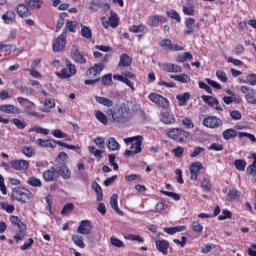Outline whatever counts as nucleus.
Listing matches in <instances>:
<instances>
[{
  "mask_svg": "<svg viewBox=\"0 0 256 256\" xmlns=\"http://www.w3.org/2000/svg\"><path fill=\"white\" fill-rule=\"evenodd\" d=\"M246 83H249L251 85V87H255V85H256V74L255 73L248 74L247 77H246Z\"/></svg>",
  "mask_w": 256,
  "mask_h": 256,
  "instance_id": "338daca9",
  "label": "nucleus"
},
{
  "mask_svg": "<svg viewBox=\"0 0 256 256\" xmlns=\"http://www.w3.org/2000/svg\"><path fill=\"white\" fill-rule=\"evenodd\" d=\"M95 101L99 103V105H104V107H113V101L109 98L95 96Z\"/></svg>",
  "mask_w": 256,
  "mask_h": 256,
  "instance_id": "58836bf2",
  "label": "nucleus"
},
{
  "mask_svg": "<svg viewBox=\"0 0 256 256\" xmlns=\"http://www.w3.org/2000/svg\"><path fill=\"white\" fill-rule=\"evenodd\" d=\"M201 187L204 191H211V182L207 178L201 180Z\"/></svg>",
  "mask_w": 256,
  "mask_h": 256,
  "instance_id": "774afa93",
  "label": "nucleus"
},
{
  "mask_svg": "<svg viewBox=\"0 0 256 256\" xmlns=\"http://www.w3.org/2000/svg\"><path fill=\"white\" fill-rule=\"evenodd\" d=\"M165 18L163 16H150L148 19V25L151 27H159L160 23H163Z\"/></svg>",
  "mask_w": 256,
  "mask_h": 256,
  "instance_id": "473e14b6",
  "label": "nucleus"
},
{
  "mask_svg": "<svg viewBox=\"0 0 256 256\" xmlns=\"http://www.w3.org/2000/svg\"><path fill=\"white\" fill-rule=\"evenodd\" d=\"M182 125L183 127H185V129H193L195 127V124L193 123V120L185 117L183 120H182Z\"/></svg>",
  "mask_w": 256,
  "mask_h": 256,
  "instance_id": "e2e57ef3",
  "label": "nucleus"
},
{
  "mask_svg": "<svg viewBox=\"0 0 256 256\" xmlns=\"http://www.w3.org/2000/svg\"><path fill=\"white\" fill-rule=\"evenodd\" d=\"M65 39V34H61L60 36H58V38L54 40L53 51H55L56 53H59V51H63V49H65V45H67Z\"/></svg>",
  "mask_w": 256,
  "mask_h": 256,
  "instance_id": "2eb2a0df",
  "label": "nucleus"
},
{
  "mask_svg": "<svg viewBox=\"0 0 256 256\" xmlns=\"http://www.w3.org/2000/svg\"><path fill=\"white\" fill-rule=\"evenodd\" d=\"M201 169H203V164L201 162H194L190 164L189 171L191 181H197L199 173H201Z\"/></svg>",
  "mask_w": 256,
  "mask_h": 256,
  "instance_id": "f8f14e48",
  "label": "nucleus"
},
{
  "mask_svg": "<svg viewBox=\"0 0 256 256\" xmlns=\"http://www.w3.org/2000/svg\"><path fill=\"white\" fill-rule=\"evenodd\" d=\"M13 199L21 201L22 203H29L33 199V193L26 188H16L12 192Z\"/></svg>",
  "mask_w": 256,
  "mask_h": 256,
  "instance_id": "39448f33",
  "label": "nucleus"
},
{
  "mask_svg": "<svg viewBox=\"0 0 256 256\" xmlns=\"http://www.w3.org/2000/svg\"><path fill=\"white\" fill-rule=\"evenodd\" d=\"M71 58L75 63H79L80 65H83L87 63V59H85V56H83V53L79 51V46L73 45L71 49Z\"/></svg>",
  "mask_w": 256,
  "mask_h": 256,
  "instance_id": "9d476101",
  "label": "nucleus"
},
{
  "mask_svg": "<svg viewBox=\"0 0 256 256\" xmlns=\"http://www.w3.org/2000/svg\"><path fill=\"white\" fill-rule=\"evenodd\" d=\"M95 145L98 147V149H105V138L101 136H97L93 139Z\"/></svg>",
  "mask_w": 256,
  "mask_h": 256,
  "instance_id": "052dcab7",
  "label": "nucleus"
},
{
  "mask_svg": "<svg viewBox=\"0 0 256 256\" xmlns=\"http://www.w3.org/2000/svg\"><path fill=\"white\" fill-rule=\"evenodd\" d=\"M202 125L208 129H219L223 125V120L216 116H207L202 120Z\"/></svg>",
  "mask_w": 256,
  "mask_h": 256,
  "instance_id": "0eeeda50",
  "label": "nucleus"
},
{
  "mask_svg": "<svg viewBox=\"0 0 256 256\" xmlns=\"http://www.w3.org/2000/svg\"><path fill=\"white\" fill-rule=\"evenodd\" d=\"M187 226H175V227H165L163 231L168 235H175V233H181L182 231H186Z\"/></svg>",
  "mask_w": 256,
  "mask_h": 256,
  "instance_id": "c756f323",
  "label": "nucleus"
},
{
  "mask_svg": "<svg viewBox=\"0 0 256 256\" xmlns=\"http://www.w3.org/2000/svg\"><path fill=\"white\" fill-rule=\"evenodd\" d=\"M17 15L15 14V11L8 10L4 15H2V20L6 25H9L10 23H15Z\"/></svg>",
  "mask_w": 256,
  "mask_h": 256,
  "instance_id": "b1692460",
  "label": "nucleus"
},
{
  "mask_svg": "<svg viewBox=\"0 0 256 256\" xmlns=\"http://www.w3.org/2000/svg\"><path fill=\"white\" fill-rule=\"evenodd\" d=\"M252 159L253 162L247 167L246 173L251 177H256V153L252 154Z\"/></svg>",
  "mask_w": 256,
  "mask_h": 256,
  "instance_id": "72a5a7b5",
  "label": "nucleus"
},
{
  "mask_svg": "<svg viewBox=\"0 0 256 256\" xmlns=\"http://www.w3.org/2000/svg\"><path fill=\"white\" fill-rule=\"evenodd\" d=\"M184 15L193 16L195 14V6L189 4L187 6H183Z\"/></svg>",
  "mask_w": 256,
  "mask_h": 256,
  "instance_id": "bf43d9fd",
  "label": "nucleus"
},
{
  "mask_svg": "<svg viewBox=\"0 0 256 256\" xmlns=\"http://www.w3.org/2000/svg\"><path fill=\"white\" fill-rule=\"evenodd\" d=\"M0 111H2V113H8L10 115H20L21 114V109L15 105H11V104L0 105Z\"/></svg>",
  "mask_w": 256,
  "mask_h": 256,
  "instance_id": "f3484780",
  "label": "nucleus"
},
{
  "mask_svg": "<svg viewBox=\"0 0 256 256\" xmlns=\"http://www.w3.org/2000/svg\"><path fill=\"white\" fill-rule=\"evenodd\" d=\"M148 99H150L152 103H155L156 105H158L159 107H163L164 109H167V107H169V100L157 93H151L148 96Z\"/></svg>",
  "mask_w": 256,
  "mask_h": 256,
  "instance_id": "1a4fd4ad",
  "label": "nucleus"
},
{
  "mask_svg": "<svg viewBox=\"0 0 256 256\" xmlns=\"http://www.w3.org/2000/svg\"><path fill=\"white\" fill-rule=\"evenodd\" d=\"M168 139H173L177 143H185L191 137V133L181 128H172L166 132Z\"/></svg>",
  "mask_w": 256,
  "mask_h": 256,
  "instance_id": "7ed1b4c3",
  "label": "nucleus"
},
{
  "mask_svg": "<svg viewBox=\"0 0 256 256\" xmlns=\"http://www.w3.org/2000/svg\"><path fill=\"white\" fill-rule=\"evenodd\" d=\"M202 100L204 103H207V105H210L211 107H214V105H219V100L213 96H202Z\"/></svg>",
  "mask_w": 256,
  "mask_h": 256,
  "instance_id": "79ce46f5",
  "label": "nucleus"
},
{
  "mask_svg": "<svg viewBox=\"0 0 256 256\" xmlns=\"http://www.w3.org/2000/svg\"><path fill=\"white\" fill-rule=\"evenodd\" d=\"M27 183L28 185H30L31 187H41L43 185V183L41 182V179L35 177V176H31L27 179Z\"/></svg>",
  "mask_w": 256,
  "mask_h": 256,
  "instance_id": "49530a36",
  "label": "nucleus"
},
{
  "mask_svg": "<svg viewBox=\"0 0 256 256\" xmlns=\"http://www.w3.org/2000/svg\"><path fill=\"white\" fill-rule=\"evenodd\" d=\"M22 153L25 157H33L35 155V148L24 146L22 147Z\"/></svg>",
  "mask_w": 256,
  "mask_h": 256,
  "instance_id": "5fc2aeb1",
  "label": "nucleus"
},
{
  "mask_svg": "<svg viewBox=\"0 0 256 256\" xmlns=\"http://www.w3.org/2000/svg\"><path fill=\"white\" fill-rule=\"evenodd\" d=\"M16 11L22 19H26V17H31V11L25 4H19L16 8Z\"/></svg>",
  "mask_w": 256,
  "mask_h": 256,
  "instance_id": "4be33fe9",
  "label": "nucleus"
},
{
  "mask_svg": "<svg viewBox=\"0 0 256 256\" xmlns=\"http://www.w3.org/2000/svg\"><path fill=\"white\" fill-rule=\"evenodd\" d=\"M156 248L160 250L163 255H167L169 251V242L167 240H156Z\"/></svg>",
  "mask_w": 256,
  "mask_h": 256,
  "instance_id": "a878e982",
  "label": "nucleus"
},
{
  "mask_svg": "<svg viewBox=\"0 0 256 256\" xmlns=\"http://www.w3.org/2000/svg\"><path fill=\"white\" fill-rule=\"evenodd\" d=\"M59 176L63 177V179H71V170L67 166H62L58 170Z\"/></svg>",
  "mask_w": 256,
  "mask_h": 256,
  "instance_id": "c03bdc74",
  "label": "nucleus"
},
{
  "mask_svg": "<svg viewBox=\"0 0 256 256\" xmlns=\"http://www.w3.org/2000/svg\"><path fill=\"white\" fill-rule=\"evenodd\" d=\"M185 25H186L187 30L184 31V35H191V33H193V31L195 29V19L188 18L185 21Z\"/></svg>",
  "mask_w": 256,
  "mask_h": 256,
  "instance_id": "e433bc0d",
  "label": "nucleus"
},
{
  "mask_svg": "<svg viewBox=\"0 0 256 256\" xmlns=\"http://www.w3.org/2000/svg\"><path fill=\"white\" fill-rule=\"evenodd\" d=\"M103 69H105V65L101 63L95 64L86 72V76L89 79H99V75H101V71H103Z\"/></svg>",
  "mask_w": 256,
  "mask_h": 256,
  "instance_id": "9b49d317",
  "label": "nucleus"
},
{
  "mask_svg": "<svg viewBox=\"0 0 256 256\" xmlns=\"http://www.w3.org/2000/svg\"><path fill=\"white\" fill-rule=\"evenodd\" d=\"M227 197L229 201H235V199H239L240 193L237 189L232 188L229 190Z\"/></svg>",
  "mask_w": 256,
  "mask_h": 256,
  "instance_id": "3c124183",
  "label": "nucleus"
},
{
  "mask_svg": "<svg viewBox=\"0 0 256 256\" xmlns=\"http://www.w3.org/2000/svg\"><path fill=\"white\" fill-rule=\"evenodd\" d=\"M65 63V68L59 72H55V75L58 76L59 79H71V77L77 75V66L67 59L65 60Z\"/></svg>",
  "mask_w": 256,
  "mask_h": 256,
  "instance_id": "20e7f679",
  "label": "nucleus"
},
{
  "mask_svg": "<svg viewBox=\"0 0 256 256\" xmlns=\"http://www.w3.org/2000/svg\"><path fill=\"white\" fill-rule=\"evenodd\" d=\"M131 33H147V26L140 24L138 26L133 25L129 27Z\"/></svg>",
  "mask_w": 256,
  "mask_h": 256,
  "instance_id": "a19ab883",
  "label": "nucleus"
},
{
  "mask_svg": "<svg viewBox=\"0 0 256 256\" xmlns=\"http://www.w3.org/2000/svg\"><path fill=\"white\" fill-rule=\"evenodd\" d=\"M192 230L195 233H203V225H201V223H199V221H194V222H192Z\"/></svg>",
  "mask_w": 256,
  "mask_h": 256,
  "instance_id": "69168bd1",
  "label": "nucleus"
},
{
  "mask_svg": "<svg viewBox=\"0 0 256 256\" xmlns=\"http://www.w3.org/2000/svg\"><path fill=\"white\" fill-rule=\"evenodd\" d=\"M110 242L111 245H113L114 247H118L119 249H121V247H125V244L123 243V241H121L119 238L112 236L110 238Z\"/></svg>",
  "mask_w": 256,
  "mask_h": 256,
  "instance_id": "680f3d73",
  "label": "nucleus"
},
{
  "mask_svg": "<svg viewBox=\"0 0 256 256\" xmlns=\"http://www.w3.org/2000/svg\"><path fill=\"white\" fill-rule=\"evenodd\" d=\"M107 115L112 117L113 123H127L131 119V110L127 104H122L114 110H108Z\"/></svg>",
  "mask_w": 256,
  "mask_h": 256,
  "instance_id": "f257e3e1",
  "label": "nucleus"
},
{
  "mask_svg": "<svg viewBox=\"0 0 256 256\" xmlns=\"http://www.w3.org/2000/svg\"><path fill=\"white\" fill-rule=\"evenodd\" d=\"M124 239L128 241H137L138 243H143V237L135 234H128L124 236Z\"/></svg>",
  "mask_w": 256,
  "mask_h": 256,
  "instance_id": "13d9d810",
  "label": "nucleus"
},
{
  "mask_svg": "<svg viewBox=\"0 0 256 256\" xmlns=\"http://www.w3.org/2000/svg\"><path fill=\"white\" fill-rule=\"evenodd\" d=\"M81 37L84 39H92L93 37V31L88 26H85L81 24V31H80Z\"/></svg>",
  "mask_w": 256,
  "mask_h": 256,
  "instance_id": "4c0bfd02",
  "label": "nucleus"
},
{
  "mask_svg": "<svg viewBox=\"0 0 256 256\" xmlns=\"http://www.w3.org/2000/svg\"><path fill=\"white\" fill-rule=\"evenodd\" d=\"M113 79H115V81H121L122 83H126V85L128 87H130V89L132 91H135V86L133 85V82H131V80L127 79V77H125V75H119V74H115L113 76Z\"/></svg>",
  "mask_w": 256,
  "mask_h": 256,
  "instance_id": "7c9ffc66",
  "label": "nucleus"
},
{
  "mask_svg": "<svg viewBox=\"0 0 256 256\" xmlns=\"http://www.w3.org/2000/svg\"><path fill=\"white\" fill-rule=\"evenodd\" d=\"M240 133L241 132H238L233 128H228L222 132V136L225 141H231V139H235V137H239Z\"/></svg>",
  "mask_w": 256,
  "mask_h": 256,
  "instance_id": "412c9836",
  "label": "nucleus"
},
{
  "mask_svg": "<svg viewBox=\"0 0 256 256\" xmlns=\"http://www.w3.org/2000/svg\"><path fill=\"white\" fill-rule=\"evenodd\" d=\"M0 209H3L6 213H13V211H15V206L10 205L7 202H0Z\"/></svg>",
  "mask_w": 256,
  "mask_h": 256,
  "instance_id": "4d7b16f0",
  "label": "nucleus"
},
{
  "mask_svg": "<svg viewBox=\"0 0 256 256\" xmlns=\"http://www.w3.org/2000/svg\"><path fill=\"white\" fill-rule=\"evenodd\" d=\"M73 209H75V206L73 205V203H68L64 206V208L61 211L62 215H69Z\"/></svg>",
  "mask_w": 256,
  "mask_h": 256,
  "instance_id": "0e129e2a",
  "label": "nucleus"
},
{
  "mask_svg": "<svg viewBox=\"0 0 256 256\" xmlns=\"http://www.w3.org/2000/svg\"><path fill=\"white\" fill-rule=\"evenodd\" d=\"M29 133H40L41 135H47L49 133V129L34 126L29 130Z\"/></svg>",
  "mask_w": 256,
  "mask_h": 256,
  "instance_id": "864d4df0",
  "label": "nucleus"
},
{
  "mask_svg": "<svg viewBox=\"0 0 256 256\" xmlns=\"http://www.w3.org/2000/svg\"><path fill=\"white\" fill-rule=\"evenodd\" d=\"M234 165L238 171H245V167H247V162L243 159L235 160Z\"/></svg>",
  "mask_w": 256,
  "mask_h": 256,
  "instance_id": "6e6d98bb",
  "label": "nucleus"
},
{
  "mask_svg": "<svg viewBox=\"0 0 256 256\" xmlns=\"http://www.w3.org/2000/svg\"><path fill=\"white\" fill-rule=\"evenodd\" d=\"M36 107L37 106L35 105V103L28 100L26 104H24V111L25 113H27V115H30L31 117H41V114L35 111Z\"/></svg>",
  "mask_w": 256,
  "mask_h": 256,
  "instance_id": "6ab92c4d",
  "label": "nucleus"
},
{
  "mask_svg": "<svg viewBox=\"0 0 256 256\" xmlns=\"http://www.w3.org/2000/svg\"><path fill=\"white\" fill-rule=\"evenodd\" d=\"M106 145L109 151H119V149H121V145H119V142H117V139L114 137L108 138L106 140Z\"/></svg>",
  "mask_w": 256,
  "mask_h": 256,
  "instance_id": "393cba45",
  "label": "nucleus"
},
{
  "mask_svg": "<svg viewBox=\"0 0 256 256\" xmlns=\"http://www.w3.org/2000/svg\"><path fill=\"white\" fill-rule=\"evenodd\" d=\"M10 223H12L13 225L18 226V228L20 229V231L22 233L25 232V230L27 229V227L25 226V223H23V221H21L19 219V216L11 215L10 216Z\"/></svg>",
  "mask_w": 256,
  "mask_h": 256,
  "instance_id": "cd10ccee",
  "label": "nucleus"
},
{
  "mask_svg": "<svg viewBox=\"0 0 256 256\" xmlns=\"http://www.w3.org/2000/svg\"><path fill=\"white\" fill-rule=\"evenodd\" d=\"M9 165L15 171H27L29 169V161L27 160H13Z\"/></svg>",
  "mask_w": 256,
  "mask_h": 256,
  "instance_id": "4468645a",
  "label": "nucleus"
},
{
  "mask_svg": "<svg viewBox=\"0 0 256 256\" xmlns=\"http://www.w3.org/2000/svg\"><path fill=\"white\" fill-rule=\"evenodd\" d=\"M160 121L164 123V125H173L177 121L175 115L169 111L162 112L160 115Z\"/></svg>",
  "mask_w": 256,
  "mask_h": 256,
  "instance_id": "a211bd4d",
  "label": "nucleus"
},
{
  "mask_svg": "<svg viewBox=\"0 0 256 256\" xmlns=\"http://www.w3.org/2000/svg\"><path fill=\"white\" fill-rule=\"evenodd\" d=\"M25 3L30 9H39L43 5L42 0H25Z\"/></svg>",
  "mask_w": 256,
  "mask_h": 256,
  "instance_id": "37998d69",
  "label": "nucleus"
},
{
  "mask_svg": "<svg viewBox=\"0 0 256 256\" xmlns=\"http://www.w3.org/2000/svg\"><path fill=\"white\" fill-rule=\"evenodd\" d=\"M240 91L243 93V95H245V99L249 105H256L255 89L249 86H241Z\"/></svg>",
  "mask_w": 256,
  "mask_h": 256,
  "instance_id": "6e6552de",
  "label": "nucleus"
},
{
  "mask_svg": "<svg viewBox=\"0 0 256 256\" xmlns=\"http://www.w3.org/2000/svg\"><path fill=\"white\" fill-rule=\"evenodd\" d=\"M102 26L104 29H109V27L115 29L119 27V16L111 10L108 20L106 17H102Z\"/></svg>",
  "mask_w": 256,
  "mask_h": 256,
  "instance_id": "423d86ee",
  "label": "nucleus"
},
{
  "mask_svg": "<svg viewBox=\"0 0 256 256\" xmlns=\"http://www.w3.org/2000/svg\"><path fill=\"white\" fill-rule=\"evenodd\" d=\"M36 143L39 145V147H47L49 149H55L57 147L56 140H43L39 138L36 140Z\"/></svg>",
  "mask_w": 256,
  "mask_h": 256,
  "instance_id": "5701e85b",
  "label": "nucleus"
},
{
  "mask_svg": "<svg viewBox=\"0 0 256 256\" xmlns=\"http://www.w3.org/2000/svg\"><path fill=\"white\" fill-rule=\"evenodd\" d=\"M71 239L76 247H79L80 249H85V242L83 241V236L79 234H73L71 236Z\"/></svg>",
  "mask_w": 256,
  "mask_h": 256,
  "instance_id": "f704fd0d",
  "label": "nucleus"
},
{
  "mask_svg": "<svg viewBox=\"0 0 256 256\" xmlns=\"http://www.w3.org/2000/svg\"><path fill=\"white\" fill-rule=\"evenodd\" d=\"M193 59V55L189 52H185L177 56L176 61L178 63H185V61H191Z\"/></svg>",
  "mask_w": 256,
  "mask_h": 256,
  "instance_id": "a18cd8bd",
  "label": "nucleus"
},
{
  "mask_svg": "<svg viewBox=\"0 0 256 256\" xmlns=\"http://www.w3.org/2000/svg\"><path fill=\"white\" fill-rule=\"evenodd\" d=\"M94 115H95L96 119H98L100 121V123H102L103 125H107L108 120H107V115H105V113H103L100 110H96V111H94Z\"/></svg>",
  "mask_w": 256,
  "mask_h": 256,
  "instance_id": "de8ad7c7",
  "label": "nucleus"
},
{
  "mask_svg": "<svg viewBox=\"0 0 256 256\" xmlns=\"http://www.w3.org/2000/svg\"><path fill=\"white\" fill-rule=\"evenodd\" d=\"M119 195L117 194H113L110 198V205L112 207V209H114V211H116V213H118V215H123V211H121L119 209Z\"/></svg>",
  "mask_w": 256,
  "mask_h": 256,
  "instance_id": "bb28decb",
  "label": "nucleus"
},
{
  "mask_svg": "<svg viewBox=\"0 0 256 256\" xmlns=\"http://www.w3.org/2000/svg\"><path fill=\"white\" fill-rule=\"evenodd\" d=\"M176 99L179 101L178 105L180 107H185L187 105V101H189V99H191V93L186 92L183 94H178L176 96Z\"/></svg>",
  "mask_w": 256,
  "mask_h": 256,
  "instance_id": "c85d7f7f",
  "label": "nucleus"
},
{
  "mask_svg": "<svg viewBox=\"0 0 256 256\" xmlns=\"http://www.w3.org/2000/svg\"><path fill=\"white\" fill-rule=\"evenodd\" d=\"M170 77L174 81H179V83H189L191 81V77L187 74L171 75Z\"/></svg>",
  "mask_w": 256,
  "mask_h": 256,
  "instance_id": "ea45409f",
  "label": "nucleus"
},
{
  "mask_svg": "<svg viewBox=\"0 0 256 256\" xmlns=\"http://www.w3.org/2000/svg\"><path fill=\"white\" fill-rule=\"evenodd\" d=\"M124 143L126 145H131L130 149L125 151V157H133V155H139V153L142 151L141 146L143 145V136L124 138Z\"/></svg>",
  "mask_w": 256,
  "mask_h": 256,
  "instance_id": "f03ea898",
  "label": "nucleus"
},
{
  "mask_svg": "<svg viewBox=\"0 0 256 256\" xmlns=\"http://www.w3.org/2000/svg\"><path fill=\"white\" fill-rule=\"evenodd\" d=\"M92 188L94 189L96 195H97V201L103 200V190L101 189V186L97 182H94L92 184Z\"/></svg>",
  "mask_w": 256,
  "mask_h": 256,
  "instance_id": "09e8293b",
  "label": "nucleus"
},
{
  "mask_svg": "<svg viewBox=\"0 0 256 256\" xmlns=\"http://www.w3.org/2000/svg\"><path fill=\"white\" fill-rule=\"evenodd\" d=\"M44 180L46 181H55L57 179V172L55 168H50L43 173Z\"/></svg>",
  "mask_w": 256,
  "mask_h": 256,
  "instance_id": "2f4dec72",
  "label": "nucleus"
},
{
  "mask_svg": "<svg viewBox=\"0 0 256 256\" xmlns=\"http://www.w3.org/2000/svg\"><path fill=\"white\" fill-rule=\"evenodd\" d=\"M132 61L133 60L131 59V57H129V55L122 54L120 56V61L118 63V67H130Z\"/></svg>",
  "mask_w": 256,
  "mask_h": 256,
  "instance_id": "c9c22d12",
  "label": "nucleus"
},
{
  "mask_svg": "<svg viewBox=\"0 0 256 256\" xmlns=\"http://www.w3.org/2000/svg\"><path fill=\"white\" fill-rule=\"evenodd\" d=\"M93 232V224L89 220H82L78 226V233L80 235H91Z\"/></svg>",
  "mask_w": 256,
  "mask_h": 256,
  "instance_id": "ddd939ff",
  "label": "nucleus"
},
{
  "mask_svg": "<svg viewBox=\"0 0 256 256\" xmlns=\"http://www.w3.org/2000/svg\"><path fill=\"white\" fill-rule=\"evenodd\" d=\"M88 151H89V153L94 155V157H96V159H101V157H103V150H99L95 146H89Z\"/></svg>",
  "mask_w": 256,
  "mask_h": 256,
  "instance_id": "8fccbe9b",
  "label": "nucleus"
},
{
  "mask_svg": "<svg viewBox=\"0 0 256 256\" xmlns=\"http://www.w3.org/2000/svg\"><path fill=\"white\" fill-rule=\"evenodd\" d=\"M40 103L43 105L39 108L42 113H50L51 109L55 107V99L53 98H46L44 101L40 100Z\"/></svg>",
  "mask_w": 256,
  "mask_h": 256,
  "instance_id": "dca6fc26",
  "label": "nucleus"
},
{
  "mask_svg": "<svg viewBox=\"0 0 256 256\" xmlns=\"http://www.w3.org/2000/svg\"><path fill=\"white\" fill-rule=\"evenodd\" d=\"M163 71H166L167 73H181L183 71V68L179 65L173 64V63H164L162 64Z\"/></svg>",
  "mask_w": 256,
  "mask_h": 256,
  "instance_id": "aec40b11",
  "label": "nucleus"
},
{
  "mask_svg": "<svg viewBox=\"0 0 256 256\" xmlns=\"http://www.w3.org/2000/svg\"><path fill=\"white\" fill-rule=\"evenodd\" d=\"M216 77L221 83H227L229 81V78L227 77V73L223 70H217L216 71Z\"/></svg>",
  "mask_w": 256,
  "mask_h": 256,
  "instance_id": "603ef678",
  "label": "nucleus"
}]
</instances>
